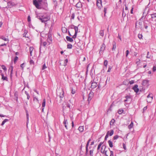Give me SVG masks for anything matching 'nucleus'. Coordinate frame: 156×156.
I'll return each mask as SVG.
<instances>
[{"label":"nucleus","mask_w":156,"mask_h":156,"mask_svg":"<svg viewBox=\"0 0 156 156\" xmlns=\"http://www.w3.org/2000/svg\"><path fill=\"white\" fill-rule=\"evenodd\" d=\"M101 152L102 153L105 154V156H108L109 154H110V156H114L113 152L110 151L109 148H106V146L105 145L102 146Z\"/></svg>","instance_id":"nucleus-1"},{"label":"nucleus","mask_w":156,"mask_h":156,"mask_svg":"<svg viewBox=\"0 0 156 156\" xmlns=\"http://www.w3.org/2000/svg\"><path fill=\"white\" fill-rule=\"evenodd\" d=\"M38 18L42 23H45L50 20V17L46 15H41L37 16Z\"/></svg>","instance_id":"nucleus-2"},{"label":"nucleus","mask_w":156,"mask_h":156,"mask_svg":"<svg viewBox=\"0 0 156 156\" xmlns=\"http://www.w3.org/2000/svg\"><path fill=\"white\" fill-rule=\"evenodd\" d=\"M42 1V0H34L33 3L36 8L38 9H41Z\"/></svg>","instance_id":"nucleus-3"},{"label":"nucleus","mask_w":156,"mask_h":156,"mask_svg":"<svg viewBox=\"0 0 156 156\" xmlns=\"http://www.w3.org/2000/svg\"><path fill=\"white\" fill-rule=\"evenodd\" d=\"M114 130H111L110 131H108L107 132L106 135L105 137V140H106L107 139L108 137L109 136H112L114 133Z\"/></svg>","instance_id":"nucleus-4"},{"label":"nucleus","mask_w":156,"mask_h":156,"mask_svg":"<svg viewBox=\"0 0 156 156\" xmlns=\"http://www.w3.org/2000/svg\"><path fill=\"white\" fill-rule=\"evenodd\" d=\"M80 26V25H79L78 26H73V27H74V29L75 30V33L74 35L73 36V38H76L77 33L78 32H80V31H78V27H79Z\"/></svg>","instance_id":"nucleus-5"},{"label":"nucleus","mask_w":156,"mask_h":156,"mask_svg":"<svg viewBox=\"0 0 156 156\" xmlns=\"http://www.w3.org/2000/svg\"><path fill=\"white\" fill-rule=\"evenodd\" d=\"M68 62V60L67 59L65 60H61L59 61L60 64L61 66H66Z\"/></svg>","instance_id":"nucleus-6"},{"label":"nucleus","mask_w":156,"mask_h":156,"mask_svg":"<svg viewBox=\"0 0 156 156\" xmlns=\"http://www.w3.org/2000/svg\"><path fill=\"white\" fill-rule=\"evenodd\" d=\"M89 148L90 150L89 152V155L90 156H93V152L95 148V146H90Z\"/></svg>","instance_id":"nucleus-7"},{"label":"nucleus","mask_w":156,"mask_h":156,"mask_svg":"<svg viewBox=\"0 0 156 156\" xmlns=\"http://www.w3.org/2000/svg\"><path fill=\"white\" fill-rule=\"evenodd\" d=\"M93 97L94 93L93 92L90 91L88 97L87 99V101L89 103H90V101L91 100Z\"/></svg>","instance_id":"nucleus-8"},{"label":"nucleus","mask_w":156,"mask_h":156,"mask_svg":"<svg viewBox=\"0 0 156 156\" xmlns=\"http://www.w3.org/2000/svg\"><path fill=\"white\" fill-rule=\"evenodd\" d=\"M147 102L149 103L151 102L152 101L153 98L152 94H149L147 96Z\"/></svg>","instance_id":"nucleus-9"},{"label":"nucleus","mask_w":156,"mask_h":156,"mask_svg":"<svg viewBox=\"0 0 156 156\" xmlns=\"http://www.w3.org/2000/svg\"><path fill=\"white\" fill-rule=\"evenodd\" d=\"M97 5L98 7L101 9L102 7V0H97Z\"/></svg>","instance_id":"nucleus-10"},{"label":"nucleus","mask_w":156,"mask_h":156,"mask_svg":"<svg viewBox=\"0 0 156 156\" xmlns=\"http://www.w3.org/2000/svg\"><path fill=\"white\" fill-rule=\"evenodd\" d=\"M138 85H134V87H133V90L136 93H138L139 91V89L138 88Z\"/></svg>","instance_id":"nucleus-11"},{"label":"nucleus","mask_w":156,"mask_h":156,"mask_svg":"<svg viewBox=\"0 0 156 156\" xmlns=\"http://www.w3.org/2000/svg\"><path fill=\"white\" fill-rule=\"evenodd\" d=\"M98 86L97 83L96 82H93L91 83V88L94 89L95 88Z\"/></svg>","instance_id":"nucleus-12"},{"label":"nucleus","mask_w":156,"mask_h":156,"mask_svg":"<svg viewBox=\"0 0 156 156\" xmlns=\"http://www.w3.org/2000/svg\"><path fill=\"white\" fill-rule=\"evenodd\" d=\"M59 98L62 99L64 97V91L62 90L61 92L58 95Z\"/></svg>","instance_id":"nucleus-13"},{"label":"nucleus","mask_w":156,"mask_h":156,"mask_svg":"<svg viewBox=\"0 0 156 156\" xmlns=\"http://www.w3.org/2000/svg\"><path fill=\"white\" fill-rule=\"evenodd\" d=\"M66 39L68 41L70 42H72L73 41V39H72V38L70 37L69 36H66Z\"/></svg>","instance_id":"nucleus-14"},{"label":"nucleus","mask_w":156,"mask_h":156,"mask_svg":"<svg viewBox=\"0 0 156 156\" xmlns=\"http://www.w3.org/2000/svg\"><path fill=\"white\" fill-rule=\"evenodd\" d=\"M105 45L104 44H103L102 45L101 47L100 48V52H101V51H104L105 49Z\"/></svg>","instance_id":"nucleus-15"},{"label":"nucleus","mask_w":156,"mask_h":156,"mask_svg":"<svg viewBox=\"0 0 156 156\" xmlns=\"http://www.w3.org/2000/svg\"><path fill=\"white\" fill-rule=\"evenodd\" d=\"M82 4L80 2L77 3L76 5V6L77 8H80L82 7Z\"/></svg>","instance_id":"nucleus-16"},{"label":"nucleus","mask_w":156,"mask_h":156,"mask_svg":"<svg viewBox=\"0 0 156 156\" xmlns=\"http://www.w3.org/2000/svg\"><path fill=\"white\" fill-rule=\"evenodd\" d=\"M47 40L48 42H50L49 43H50L51 42H52V37L51 36H48Z\"/></svg>","instance_id":"nucleus-17"},{"label":"nucleus","mask_w":156,"mask_h":156,"mask_svg":"<svg viewBox=\"0 0 156 156\" xmlns=\"http://www.w3.org/2000/svg\"><path fill=\"white\" fill-rule=\"evenodd\" d=\"M78 130L80 132H82L84 130L83 126H80L78 128Z\"/></svg>","instance_id":"nucleus-18"},{"label":"nucleus","mask_w":156,"mask_h":156,"mask_svg":"<svg viewBox=\"0 0 156 156\" xmlns=\"http://www.w3.org/2000/svg\"><path fill=\"white\" fill-rule=\"evenodd\" d=\"M133 122H131L130 124L128 126V128L129 129H131L133 126Z\"/></svg>","instance_id":"nucleus-19"},{"label":"nucleus","mask_w":156,"mask_h":156,"mask_svg":"<svg viewBox=\"0 0 156 156\" xmlns=\"http://www.w3.org/2000/svg\"><path fill=\"white\" fill-rule=\"evenodd\" d=\"M108 143L109 144L110 147H112L113 146L112 142L109 140L108 141Z\"/></svg>","instance_id":"nucleus-20"},{"label":"nucleus","mask_w":156,"mask_h":156,"mask_svg":"<svg viewBox=\"0 0 156 156\" xmlns=\"http://www.w3.org/2000/svg\"><path fill=\"white\" fill-rule=\"evenodd\" d=\"M115 121V120L114 119H112L110 122V125L111 126L113 125Z\"/></svg>","instance_id":"nucleus-21"},{"label":"nucleus","mask_w":156,"mask_h":156,"mask_svg":"<svg viewBox=\"0 0 156 156\" xmlns=\"http://www.w3.org/2000/svg\"><path fill=\"white\" fill-rule=\"evenodd\" d=\"M34 49L33 47H31L30 48V54L31 56L32 55V52Z\"/></svg>","instance_id":"nucleus-22"},{"label":"nucleus","mask_w":156,"mask_h":156,"mask_svg":"<svg viewBox=\"0 0 156 156\" xmlns=\"http://www.w3.org/2000/svg\"><path fill=\"white\" fill-rule=\"evenodd\" d=\"M63 123L64 124L65 127L67 129V124H68V122L67 120L65 119L64 122Z\"/></svg>","instance_id":"nucleus-23"},{"label":"nucleus","mask_w":156,"mask_h":156,"mask_svg":"<svg viewBox=\"0 0 156 156\" xmlns=\"http://www.w3.org/2000/svg\"><path fill=\"white\" fill-rule=\"evenodd\" d=\"M45 103H46L45 99H44L43 100V102L42 103V107H44L45 106Z\"/></svg>","instance_id":"nucleus-24"},{"label":"nucleus","mask_w":156,"mask_h":156,"mask_svg":"<svg viewBox=\"0 0 156 156\" xmlns=\"http://www.w3.org/2000/svg\"><path fill=\"white\" fill-rule=\"evenodd\" d=\"M2 76V79L3 80H7V77L6 76H5L3 74H2L1 75Z\"/></svg>","instance_id":"nucleus-25"},{"label":"nucleus","mask_w":156,"mask_h":156,"mask_svg":"<svg viewBox=\"0 0 156 156\" xmlns=\"http://www.w3.org/2000/svg\"><path fill=\"white\" fill-rule=\"evenodd\" d=\"M8 121H9L7 119H4L2 122V123L1 124V125L2 126H3L4 124L5 123V122Z\"/></svg>","instance_id":"nucleus-26"},{"label":"nucleus","mask_w":156,"mask_h":156,"mask_svg":"<svg viewBox=\"0 0 156 156\" xmlns=\"http://www.w3.org/2000/svg\"><path fill=\"white\" fill-rule=\"evenodd\" d=\"M72 47V45L70 44H69L67 45V48L69 49H71Z\"/></svg>","instance_id":"nucleus-27"},{"label":"nucleus","mask_w":156,"mask_h":156,"mask_svg":"<svg viewBox=\"0 0 156 156\" xmlns=\"http://www.w3.org/2000/svg\"><path fill=\"white\" fill-rule=\"evenodd\" d=\"M47 66H46V64H45V63H44L43 66H42V70H44V69H46L47 68Z\"/></svg>","instance_id":"nucleus-28"},{"label":"nucleus","mask_w":156,"mask_h":156,"mask_svg":"<svg viewBox=\"0 0 156 156\" xmlns=\"http://www.w3.org/2000/svg\"><path fill=\"white\" fill-rule=\"evenodd\" d=\"M1 38L2 40H3L5 41H9V40L8 38H6L3 36H2L1 37Z\"/></svg>","instance_id":"nucleus-29"},{"label":"nucleus","mask_w":156,"mask_h":156,"mask_svg":"<svg viewBox=\"0 0 156 156\" xmlns=\"http://www.w3.org/2000/svg\"><path fill=\"white\" fill-rule=\"evenodd\" d=\"M116 48V43H115V42L114 44H113V48H112V50H115Z\"/></svg>","instance_id":"nucleus-30"},{"label":"nucleus","mask_w":156,"mask_h":156,"mask_svg":"<svg viewBox=\"0 0 156 156\" xmlns=\"http://www.w3.org/2000/svg\"><path fill=\"white\" fill-rule=\"evenodd\" d=\"M123 83L124 84L126 85H127V84H128L129 83V81H128V80H125V81H124L123 82Z\"/></svg>","instance_id":"nucleus-31"},{"label":"nucleus","mask_w":156,"mask_h":156,"mask_svg":"<svg viewBox=\"0 0 156 156\" xmlns=\"http://www.w3.org/2000/svg\"><path fill=\"white\" fill-rule=\"evenodd\" d=\"M90 141H91V139H89L88 140V141L87 142V145H86V147H88V146H89V142H90Z\"/></svg>","instance_id":"nucleus-32"},{"label":"nucleus","mask_w":156,"mask_h":156,"mask_svg":"<svg viewBox=\"0 0 156 156\" xmlns=\"http://www.w3.org/2000/svg\"><path fill=\"white\" fill-rule=\"evenodd\" d=\"M123 110L122 109H119L118 111V113L119 114H121L122 113Z\"/></svg>","instance_id":"nucleus-33"},{"label":"nucleus","mask_w":156,"mask_h":156,"mask_svg":"<svg viewBox=\"0 0 156 156\" xmlns=\"http://www.w3.org/2000/svg\"><path fill=\"white\" fill-rule=\"evenodd\" d=\"M1 67H2V68L5 71H6L7 70V68L5 67V66L4 65H2L1 66Z\"/></svg>","instance_id":"nucleus-34"},{"label":"nucleus","mask_w":156,"mask_h":156,"mask_svg":"<svg viewBox=\"0 0 156 156\" xmlns=\"http://www.w3.org/2000/svg\"><path fill=\"white\" fill-rule=\"evenodd\" d=\"M104 64L105 66L107 67L108 64V61L107 60H105L104 62Z\"/></svg>","instance_id":"nucleus-35"},{"label":"nucleus","mask_w":156,"mask_h":156,"mask_svg":"<svg viewBox=\"0 0 156 156\" xmlns=\"http://www.w3.org/2000/svg\"><path fill=\"white\" fill-rule=\"evenodd\" d=\"M18 58L17 56H16L15 57V58L14 59V63H16V61L18 60Z\"/></svg>","instance_id":"nucleus-36"},{"label":"nucleus","mask_w":156,"mask_h":156,"mask_svg":"<svg viewBox=\"0 0 156 156\" xmlns=\"http://www.w3.org/2000/svg\"><path fill=\"white\" fill-rule=\"evenodd\" d=\"M33 100L34 101L37 102L38 103V102H39V101H38V99H37V98H36L35 97L34 98Z\"/></svg>","instance_id":"nucleus-37"},{"label":"nucleus","mask_w":156,"mask_h":156,"mask_svg":"<svg viewBox=\"0 0 156 156\" xmlns=\"http://www.w3.org/2000/svg\"><path fill=\"white\" fill-rule=\"evenodd\" d=\"M25 93L27 95V99L29 100L30 98V96H29V94H28V93L27 92L25 91Z\"/></svg>","instance_id":"nucleus-38"},{"label":"nucleus","mask_w":156,"mask_h":156,"mask_svg":"<svg viewBox=\"0 0 156 156\" xmlns=\"http://www.w3.org/2000/svg\"><path fill=\"white\" fill-rule=\"evenodd\" d=\"M151 17L152 18H156V14H154L151 15Z\"/></svg>","instance_id":"nucleus-39"},{"label":"nucleus","mask_w":156,"mask_h":156,"mask_svg":"<svg viewBox=\"0 0 156 156\" xmlns=\"http://www.w3.org/2000/svg\"><path fill=\"white\" fill-rule=\"evenodd\" d=\"M140 60L139 59H136V63L137 64H140Z\"/></svg>","instance_id":"nucleus-40"},{"label":"nucleus","mask_w":156,"mask_h":156,"mask_svg":"<svg viewBox=\"0 0 156 156\" xmlns=\"http://www.w3.org/2000/svg\"><path fill=\"white\" fill-rule=\"evenodd\" d=\"M30 65H34V62L32 60H31L30 61Z\"/></svg>","instance_id":"nucleus-41"},{"label":"nucleus","mask_w":156,"mask_h":156,"mask_svg":"<svg viewBox=\"0 0 156 156\" xmlns=\"http://www.w3.org/2000/svg\"><path fill=\"white\" fill-rule=\"evenodd\" d=\"M129 83L131 85L132 84L134 83V81L133 80H131L129 82Z\"/></svg>","instance_id":"nucleus-42"},{"label":"nucleus","mask_w":156,"mask_h":156,"mask_svg":"<svg viewBox=\"0 0 156 156\" xmlns=\"http://www.w3.org/2000/svg\"><path fill=\"white\" fill-rule=\"evenodd\" d=\"M119 137V136L118 135H116L114 136L113 137V139L114 140H116Z\"/></svg>","instance_id":"nucleus-43"},{"label":"nucleus","mask_w":156,"mask_h":156,"mask_svg":"<svg viewBox=\"0 0 156 156\" xmlns=\"http://www.w3.org/2000/svg\"><path fill=\"white\" fill-rule=\"evenodd\" d=\"M133 9H134V6H132L131 9V11H130V13L131 14L133 13Z\"/></svg>","instance_id":"nucleus-44"},{"label":"nucleus","mask_w":156,"mask_h":156,"mask_svg":"<svg viewBox=\"0 0 156 156\" xmlns=\"http://www.w3.org/2000/svg\"><path fill=\"white\" fill-rule=\"evenodd\" d=\"M138 37L140 39H141L142 38V34H138Z\"/></svg>","instance_id":"nucleus-45"},{"label":"nucleus","mask_w":156,"mask_h":156,"mask_svg":"<svg viewBox=\"0 0 156 156\" xmlns=\"http://www.w3.org/2000/svg\"><path fill=\"white\" fill-rule=\"evenodd\" d=\"M148 82V81L147 80H144L142 82V84L143 85H144L145 83H147Z\"/></svg>","instance_id":"nucleus-46"},{"label":"nucleus","mask_w":156,"mask_h":156,"mask_svg":"<svg viewBox=\"0 0 156 156\" xmlns=\"http://www.w3.org/2000/svg\"><path fill=\"white\" fill-rule=\"evenodd\" d=\"M26 115H27V121L28 122V120H29V114L28 113V112H26Z\"/></svg>","instance_id":"nucleus-47"},{"label":"nucleus","mask_w":156,"mask_h":156,"mask_svg":"<svg viewBox=\"0 0 156 156\" xmlns=\"http://www.w3.org/2000/svg\"><path fill=\"white\" fill-rule=\"evenodd\" d=\"M100 34L102 36H103L104 35V31H101L100 32Z\"/></svg>","instance_id":"nucleus-48"},{"label":"nucleus","mask_w":156,"mask_h":156,"mask_svg":"<svg viewBox=\"0 0 156 156\" xmlns=\"http://www.w3.org/2000/svg\"><path fill=\"white\" fill-rule=\"evenodd\" d=\"M75 15L74 13H73L71 15V18L72 19H73L74 18Z\"/></svg>","instance_id":"nucleus-49"},{"label":"nucleus","mask_w":156,"mask_h":156,"mask_svg":"<svg viewBox=\"0 0 156 156\" xmlns=\"http://www.w3.org/2000/svg\"><path fill=\"white\" fill-rule=\"evenodd\" d=\"M112 69V67L111 66L109 67L108 70L107 72H110Z\"/></svg>","instance_id":"nucleus-50"},{"label":"nucleus","mask_w":156,"mask_h":156,"mask_svg":"<svg viewBox=\"0 0 156 156\" xmlns=\"http://www.w3.org/2000/svg\"><path fill=\"white\" fill-rule=\"evenodd\" d=\"M107 9L106 8H104V12L105 13L104 16H105L106 13Z\"/></svg>","instance_id":"nucleus-51"},{"label":"nucleus","mask_w":156,"mask_h":156,"mask_svg":"<svg viewBox=\"0 0 156 156\" xmlns=\"http://www.w3.org/2000/svg\"><path fill=\"white\" fill-rule=\"evenodd\" d=\"M123 147L124 149L126 150V145L125 144H123Z\"/></svg>","instance_id":"nucleus-52"},{"label":"nucleus","mask_w":156,"mask_h":156,"mask_svg":"<svg viewBox=\"0 0 156 156\" xmlns=\"http://www.w3.org/2000/svg\"><path fill=\"white\" fill-rule=\"evenodd\" d=\"M147 57L148 58H150L151 57V56L149 55V52L147 53Z\"/></svg>","instance_id":"nucleus-53"},{"label":"nucleus","mask_w":156,"mask_h":156,"mask_svg":"<svg viewBox=\"0 0 156 156\" xmlns=\"http://www.w3.org/2000/svg\"><path fill=\"white\" fill-rule=\"evenodd\" d=\"M126 56L127 57L128 54H129V50H127L126 51Z\"/></svg>","instance_id":"nucleus-54"},{"label":"nucleus","mask_w":156,"mask_h":156,"mask_svg":"<svg viewBox=\"0 0 156 156\" xmlns=\"http://www.w3.org/2000/svg\"><path fill=\"white\" fill-rule=\"evenodd\" d=\"M71 93H72L73 94H74L75 93H76V91L75 90H73V89H72V92H71Z\"/></svg>","instance_id":"nucleus-55"},{"label":"nucleus","mask_w":156,"mask_h":156,"mask_svg":"<svg viewBox=\"0 0 156 156\" xmlns=\"http://www.w3.org/2000/svg\"><path fill=\"white\" fill-rule=\"evenodd\" d=\"M47 44V43L45 42H44L43 43V45L44 46H45Z\"/></svg>","instance_id":"nucleus-56"},{"label":"nucleus","mask_w":156,"mask_h":156,"mask_svg":"<svg viewBox=\"0 0 156 156\" xmlns=\"http://www.w3.org/2000/svg\"><path fill=\"white\" fill-rule=\"evenodd\" d=\"M10 67L11 68V75L12 74V71H13V67H12V66H10Z\"/></svg>","instance_id":"nucleus-57"},{"label":"nucleus","mask_w":156,"mask_h":156,"mask_svg":"<svg viewBox=\"0 0 156 156\" xmlns=\"http://www.w3.org/2000/svg\"><path fill=\"white\" fill-rule=\"evenodd\" d=\"M24 63H23L22 64H21L20 65V67H21L22 69H23V65Z\"/></svg>","instance_id":"nucleus-58"},{"label":"nucleus","mask_w":156,"mask_h":156,"mask_svg":"<svg viewBox=\"0 0 156 156\" xmlns=\"http://www.w3.org/2000/svg\"><path fill=\"white\" fill-rule=\"evenodd\" d=\"M86 154H87V153L88 152V147H86Z\"/></svg>","instance_id":"nucleus-59"},{"label":"nucleus","mask_w":156,"mask_h":156,"mask_svg":"<svg viewBox=\"0 0 156 156\" xmlns=\"http://www.w3.org/2000/svg\"><path fill=\"white\" fill-rule=\"evenodd\" d=\"M30 17L29 16L28 17V22H30Z\"/></svg>","instance_id":"nucleus-60"},{"label":"nucleus","mask_w":156,"mask_h":156,"mask_svg":"<svg viewBox=\"0 0 156 156\" xmlns=\"http://www.w3.org/2000/svg\"><path fill=\"white\" fill-rule=\"evenodd\" d=\"M127 99H129L130 98V97L129 96H126L125 97Z\"/></svg>","instance_id":"nucleus-61"},{"label":"nucleus","mask_w":156,"mask_h":156,"mask_svg":"<svg viewBox=\"0 0 156 156\" xmlns=\"http://www.w3.org/2000/svg\"><path fill=\"white\" fill-rule=\"evenodd\" d=\"M94 141H92L91 142V143L90 144V146H92V145H94Z\"/></svg>","instance_id":"nucleus-62"},{"label":"nucleus","mask_w":156,"mask_h":156,"mask_svg":"<svg viewBox=\"0 0 156 156\" xmlns=\"http://www.w3.org/2000/svg\"><path fill=\"white\" fill-rule=\"evenodd\" d=\"M153 70L154 71H155L156 70V67L154 66L153 68Z\"/></svg>","instance_id":"nucleus-63"},{"label":"nucleus","mask_w":156,"mask_h":156,"mask_svg":"<svg viewBox=\"0 0 156 156\" xmlns=\"http://www.w3.org/2000/svg\"><path fill=\"white\" fill-rule=\"evenodd\" d=\"M101 147V145L99 144L98 146V148H97L98 150H99L100 148Z\"/></svg>","instance_id":"nucleus-64"}]
</instances>
